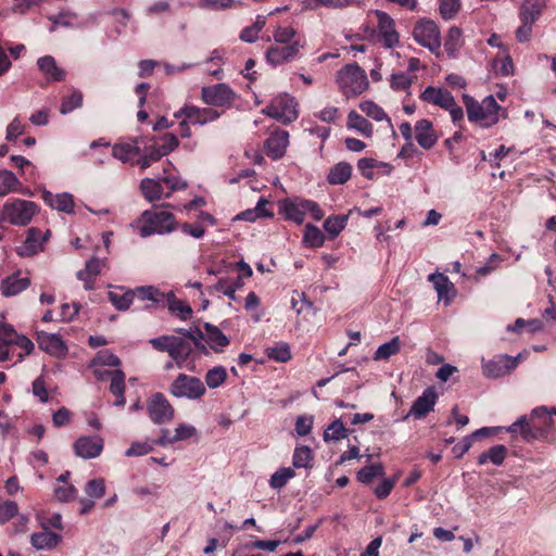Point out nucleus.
<instances>
[{
	"label": "nucleus",
	"instance_id": "obj_1",
	"mask_svg": "<svg viewBox=\"0 0 556 556\" xmlns=\"http://www.w3.org/2000/svg\"><path fill=\"white\" fill-rule=\"evenodd\" d=\"M149 343L156 351L168 353L177 368L194 369V362H189V357L193 353V348L186 339L176 336H161L151 339Z\"/></svg>",
	"mask_w": 556,
	"mask_h": 556
},
{
	"label": "nucleus",
	"instance_id": "obj_2",
	"mask_svg": "<svg viewBox=\"0 0 556 556\" xmlns=\"http://www.w3.org/2000/svg\"><path fill=\"white\" fill-rule=\"evenodd\" d=\"M464 102L468 119L482 127H491L498 123L501 116H507L506 110L497 104L493 96L485 97L481 102L465 96Z\"/></svg>",
	"mask_w": 556,
	"mask_h": 556
},
{
	"label": "nucleus",
	"instance_id": "obj_3",
	"mask_svg": "<svg viewBox=\"0 0 556 556\" xmlns=\"http://www.w3.org/2000/svg\"><path fill=\"white\" fill-rule=\"evenodd\" d=\"M139 223H142L138 227L139 235L142 238H147L155 233H168L176 229L175 217L168 211H144L141 214Z\"/></svg>",
	"mask_w": 556,
	"mask_h": 556
},
{
	"label": "nucleus",
	"instance_id": "obj_4",
	"mask_svg": "<svg viewBox=\"0 0 556 556\" xmlns=\"http://www.w3.org/2000/svg\"><path fill=\"white\" fill-rule=\"evenodd\" d=\"M337 84L346 97H356L369 86L367 75L357 64H349L337 73Z\"/></svg>",
	"mask_w": 556,
	"mask_h": 556
},
{
	"label": "nucleus",
	"instance_id": "obj_5",
	"mask_svg": "<svg viewBox=\"0 0 556 556\" xmlns=\"http://www.w3.org/2000/svg\"><path fill=\"white\" fill-rule=\"evenodd\" d=\"M37 213L38 205L35 202L13 199L3 204L0 222L23 227L28 225Z\"/></svg>",
	"mask_w": 556,
	"mask_h": 556
},
{
	"label": "nucleus",
	"instance_id": "obj_6",
	"mask_svg": "<svg viewBox=\"0 0 556 556\" xmlns=\"http://www.w3.org/2000/svg\"><path fill=\"white\" fill-rule=\"evenodd\" d=\"M205 392V386L200 378L186 374H179L169 386V393L178 399L199 400Z\"/></svg>",
	"mask_w": 556,
	"mask_h": 556
},
{
	"label": "nucleus",
	"instance_id": "obj_7",
	"mask_svg": "<svg viewBox=\"0 0 556 556\" xmlns=\"http://www.w3.org/2000/svg\"><path fill=\"white\" fill-rule=\"evenodd\" d=\"M298 103L289 94L276 97L269 105L262 110V113L283 123L289 124L299 116L296 110Z\"/></svg>",
	"mask_w": 556,
	"mask_h": 556
},
{
	"label": "nucleus",
	"instance_id": "obj_8",
	"mask_svg": "<svg viewBox=\"0 0 556 556\" xmlns=\"http://www.w3.org/2000/svg\"><path fill=\"white\" fill-rule=\"evenodd\" d=\"M414 39L422 47L435 52L441 47V35L437 24L427 18L417 22L413 30Z\"/></svg>",
	"mask_w": 556,
	"mask_h": 556
},
{
	"label": "nucleus",
	"instance_id": "obj_9",
	"mask_svg": "<svg viewBox=\"0 0 556 556\" xmlns=\"http://www.w3.org/2000/svg\"><path fill=\"white\" fill-rule=\"evenodd\" d=\"M202 100L214 106H229L232 104L236 93L227 84H216L202 87Z\"/></svg>",
	"mask_w": 556,
	"mask_h": 556
},
{
	"label": "nucleus",
	"instance_id": "obj_10",
	"mask_svg": "<svg viewBox=\"0 0 556 556\" xmlns=\"http://www.w3.org/2000/svg\"><path fill=\"white\" fill-rule=\"evenodd\" d=\"M147 409L154 424L168 422L174 417V407L163 393L153 394L147 403Z\"/></svg>",
	"mask_w": 556,
	"mask_h": 556
},
{
	"label": "nucleus",
	"instance_id": "obj_11",
	"mask_svg": "<svg viewBox=\"0 0 556 556\" xmlns=\"http://www.w3.org/2000/svg\"><path fill=\"white\" fill-rule=\"evenodd\" d=\"M50 230L42 232L36 227H31L26 232L23 243L16 248V253L22 257H30L43 250V243L49 240Z\"/></svg>",
	"mask_w": 556,
	"mask_h": 556
},
{
	"label": "nucleus",
	"instance_id": "obj_12",
	"mask_svg": "<svg viewBox=\"0 0 556 556\" xmlns=\"http://www.w3.org/2000/svg\"><path fill=\"white\" fill-rule=\"evenodd\" d=\"M518 359L519 355L517 357H511L508 355L501 354L490 361H483V375L492 379L503 377L516 368Z\"/></svg>",
	"mask_w": 556,
	"mask_h": 556
},
{
	"label": "nucleus",
	"instance_id": "obj_13",
	"mask_svg": "<svg viewBox=\"0 0 556 556\" xmlns=\"http://www.w3.org/2000/svg\"><path fill=\"white\" fill-rule=\"evenodd\" d=\"M378 18L379 37L386 48H393L399 45L400 36L394 28L393 18L383 11H376Z\"/></svg>",
	"mask_w": 556,
	"mask_h": 556
},
{
	"label": "nucleus",
	"instance_id": "obj_14",
	"mask_svg": "<svg viewBox=\"0 0 556 556\" xmlns=\"http://www.w3.org/2000/svg\"><path fill=\"white\" fill-rule=\"evenodd\" d=\"M185 117L193 125H204L219 117V113L211 108L200 109L193 105H187L179 112L175 113V117Z\"/></svg>",
	"mask_w": 556,
	"mask_h": 556
},
{
	"label": "nucleus",
	"instance_id": "obj_15",
	"mask_svg": "<svg viewBox=\"0 0 556 556\" xmlns=\"http://www.w3.org/2000/svg\"><path fill=\"white\" fill-rule=\"evenodd\" d=\"M438 394L434 388H427L421 395H419L413 403L408 416H413L416 419L426 417L430 412L433 410L437 403Z\"/></svg>",
	"mask_w": 556,
	"mask_h": 556
},
{
	"label": "nucleus",
	"instance_id": "obj_16",
	"mask_svg": "<svg viewBox=\"0 0 556 556\" xmlns=\"http://www.w3.org/2000/svg\"><path fill=\"white\" fill-rule=\"evenodd\" d=\"M103 439L94 437H80L74 444L75 453L84 459L98 457L103 451Z\"/></svg>",
	"mask_w": 556,
	"mask_h": 556
},
{
	"label": "nucleus",
	"instance_id": "obj_17",
	"mask_svg": "<svg viewBox=\"0 0 556 556\" xmlns=\"http://www.w3.org/2000/svg\"><path fill=\"white\" fill-rule=\"evenodd\" d=\"M37 342L40 350L55 357H64L67 348L63 340L55 333L38 332Z\"/></svg>",
	"mask_w": 556,
	"mask_h": 556
},
{
	"label": "nucleus",
	"instance_id": "obj_18",
	"mask_svg": "<svg viewBox=\"0 0 556 556\" xmlns=\"http://www.w3.org/2000/svg\"><path fill=\"white\" fill-rule=\"evenodd\" d=\"M289 143V134L286 130L273 132L265 142L266 154L273 160L282 157Z\"/></svg>",
	"mask_w": 556,
	"mask_h": 556
},
{
	"label": "nucleus",
	"instance_id": "obj_19",
	"mask_svg": "<svg viewBox=\"0 0 556 556\" xmlns=\"http://www.w3.org/2000/svg\"><path fill=\"white\" fill-rule=\"evenodd\" d=\"M302 47L299 41L283 47H270L266 51V59L269 63L278 65L295 58Z\"/></svg>",
	"mask_w": 556,
	"mask_h": 556
},
{
	"label": "nucleus",
	"instance_id": "obj_20",
	"mask_svg": "<svg viewBox=\"0 0 556 556\" xmlns=\"http://www.w3.org/2000/svg\"><path fill=\"white\" fill-rule=\"evenodd\" d=\"M415 138L422 149H431L438 141L432 122L426 118L417 121L415 124Z\"/></svg>",
	"mask_w": 556,
	"mask_h": 556
},
{
	"label": "nucleus",
	"instance_id": "obj_21",
	"mask_svg": "<svg viewBox=\"0 0 556 556\" xmlns=\"http://www.w3.org/2000/svg\"><path fill=\"white\" fill-rule=\"evenodd\" d=\"M420 99L425 102L432 103L442 109L448 108L455 100L452 93L442 88L427 87L420 94Z\"/></svg>",
	"mask_w": 556,
	"mask_h": 556
},
{
	"label": "nucleus",
	"instance_id": "obj_22",
	"mask_svg": "<svg viewBox=\"0 0 556 556\" xmlns=\"http://www.w3.org/2000/svg\"><path fill=\"white\" fill-rule=\"evenodd\" d=\"M29 285L30 279L28 277L21 278L20 271H17L2 280L0 290L4 296H14L26 290Z\"/></svg>",
	"mask_w": 556,
	"mask_h": 556
},
{
	"label": "nucleus",
	"instance_id": "obj_23",
	"mask_svg": "<svg viewBox=\"0 0 556 556\" xmlns=\"http://www.w3.org/2000/svg\"><path fill=\"white\" fill-rule=\"evenodd\" d=\"M37 65L49 81H62L65 79V71L56 65L53 56L45 55L39 58Z\"/></svg>",
	"mask_w": 556,
	"mask_h": 556
},
{
	"label": "nucleus",
	"instance_id": "obj_24",
	"mask_svg": "<svg viewBox=\"0 0 556 556\" xmlns=\"http://www.w3.org/2000/svg\"><path fill=\"white\" fill-rule=\"evenodd\" d=\"M42 199L48 205H50L54 210L64 213L74 212V200L72 194L70 193L64 192L60 194H53L52 192L45 190L42 193Z\"/></svg>",
	"mask_w": 556,
	"mask_h": 556
},
{
	"label": "nucleus",
	"instance_id": "obj_25",
	"mask_svg": "<svg viewBox=\"0 0 556 556\" xmlns=\"http://www.w3.org/2000/svg\"><path fill=\"white\" fill-rule=\"evenodd\" d=\"M61 542V535L48 530H43L40 532L33 533L30 536L31 545L38 549H53Z\"/></svg>",
	"mask_w": 556,
	"mask_h": 556
},
{
	"label": "nucleus",
	"instance_id": "obj_26",
	"mask_svg": "<svg viewBox=\"0 0 556 556\" xmlns=\"http://www.w3.org/2000/svg\"><path fill=\"white\" fill-rule=\"evenodd\" d=\"M553 416H556L555 407L539 406L532 409L531 417L540 420V425H532L534 429H539V437L553 427Z\"/></svg>",
	"mask_w": 556,
	"mask_h": 556
},
{
	"label": "nucleus",
	"instance_id": "obj_27",
	"mask_svg": "<svg viewBox=\"0 0 556 556\" xmlns=\"http://www.w3.org/2000/svg\"><path fill=\"white\" fill-rule=\"evenodd\" d=\"M204 329V339L213 351L219 352L223 348L230 343L229 339L222 332L218 327L210 323H205Z\"/></svg>",
	"mask_w": 556,
	"mask_h": 556
},
{
	"label": "nucleus",
	"instance_id": "obj_28",
	"mask_svg": "<svg viewBox=\"0 0 556 556\" xmlns=\"http://www.w3.org/2000/svg\"><path fill=\"white\" fill-rule=\"evenodd\" d=\"M429 280L433 283L434 289L438 292V296L440 300H445V303L448 304L452 296L455 295L456 290L454 285L448 280L446 276L443 274H431L429 276Z\"/></svg>",
	"mask_w": 556,
	"mask_h": 556
},
{
	"label": "nucleus",
	"instance_id": "obj_29",
	"mask_svg": "<svg viewBox=\"0 0 556 556\" xmlns=\"http://www.w3.org/2000/svg\"><path fill=\"white\" fill-rule=\"evenodd\" d=\"M111 377L110 392L116 396L114 402L115 406H124L126 403L125 399V375L122 370L116 369L109 371Z\"/></svg>",
	"mask_w": 556,
	"mask_h": 556
},
{
	"label": "nucleus",
	"instance_id": "obj_30",
	"mask_svg": "<svg viewBox=\"0 0 556 556\" xmlns=\"http://www.w3.org/2000/svg\"><path fill=\"white\" fill-rule=\"evenodd\" d=\"M140 153L141 150L138 146V139H135L131 142L117 143L112 148V155L123 163H130L134 156H137Z\"/></svg>",
	"mask_w": 556,
	"mask_h": 556
},
{
	"label": "nucleus",
	"instance_id": "obj_31",
	"mask_svg": "<svg viewBox=\"0 0 556 556\" xmlns=\"http://www.w3.org/2000/svg\"><path fill=\"white\" fill-rule=\"evenodd\" d=\"M545 5V0H523L519 11L520 21L535 23Z\"/></svg>",
	"mask_w": 556,
	"mask_h": 556
},
{
	"label": "nucleus",
	"instance_id": "obj_32",
	"mask_svg": "<svg viewBox=\"0 0 556 556\" xmlns=\"http://www.w3.org/2000/svg\"><path fill=\"white\" fill-rule=\"evenodd\" d=\"M108 298L116 309L126 311L134 302L135 292L132 290H124L123 287H117L115 290L109 291Z\"/></svg>",
	"mask_w": 556,
	"mask_h": 556
},
{
	"label": "nucleus",
	"instance_id": "obj_33",
	"mask_svg": "<svg viewBox=\"0 0 556 556\" xmlns=\"http://www.w3.org/2000/svg\"><path fill=\"white\" fill-rule=\"evenodd\" d=\"M507 431L510 433L520 431L522 439L526 441H532L539 438V429H534L532 427L526 415L520 416L514 424H511L507 428Z\"/></svg>",
	"mask_w": 556,
	"mask_h": 556
},
{
	"label": "nucleus",
	"instance_id": "obj_34",
	"mask_svg": "<svg viewBox=\"0 0 556 556\" xmlns=\"http://www.w3.org/2000/svg\"><path fill=\"white\" fill-rule=\"evenodd\" d=\"M351 174L352 166L346 162H340L329 170L327 180L330 185H343L350 179Z\"/></svg>",
	"mask_w": 556,
	"mask_h": 556
},
{
	"label": "nucleus",
	"instance_id": "obj_35",
	"mask_svg": "<svg viewBox=\"0 0 556 556\" xmlns=\"http://www.w3.org/2000/svg\"><path fill=\"white\" fill-rule=\"evenodd\" d=\"M140 190L149 202L159 201L163 195L162 185L152 178H143L140 182Z\"/></svg>",
	"mask_w": 556,
	"mask_h": 556
},
{
	"label": "nucleus",
	"instance_id": "obj_36",
	"mask_svg": "<svg viewBox=\"0 0 556 556\" xmlns=\"http://www.w3.org/2000/svg\"><path fill=\"white\" fill-rule=\"evenodd\" d=\"M348 127L357 130L365 137H371L374 132L371 123L355 111H351L348 115Z\"/></svg>",
	"mask_w": 556,
	"mask_h": 556
},
{
	"label": "nucleus",
	"instance_id": "obj_37",
	"mask_svg": "<svg viewBox=\"0 0 556 556\" xmlns=\"http://www.w3.org/2000/svg\"><path fill=\"white\" fill-rule=\"evenodd\" d=\"M506 455H507L506 446H504L502 444L494 445L488 452L482 453L478 457V464L484 465L488 462H491L492 464L500 466L503 464L504 459L506 458Z\"/></svg>",
	"mask_w": 556,
	"mask_h": 556
},
{
	"label": "nucleus",
	"instance_id": "obj_38",
	"mask_svg": "<svg viewBox=\"0 0 556 556\" xmlns=\"http://www.w3.org/2000/svg\"><path fill=\"white\" fill-rule=\"evenodd\" d=\"M165 298L168 309L180 319L186 320L191 316V307L187 303L178 300L173 292H169Z\"/></svg>",
	"mask_w": 556,
	"mask_h": 556
},
{
	"label": "nucleus",
	"instance_id": "obj_39",
	"mask_svg": "<svg viewBox=\"0 0 556 556\" xmlns=\"http://www.w3.org/2000/svg\"><path fill=\"white\" fill-rule=\"evenodd\" d=\"M282 208L287 219L296 224H302L304 222L306 214L304 200L300 202H285Z\"/></svg>",
	"mask_w": 556,
	"mask_h": 556
},
{
	"label": "nucleus",
	"instance_id": "obj_40",
	"mask_svg": "<svg viewBox=\"0 0 556 556\" xmlns=\"http://www.w3.org/2000/svg\"><path fill=\"white\" fill-rule=\"evenodd\" d=\"M376 167H383L387 169V173H390L392 168L388 163L378 162L371 157H363L357 162V169L367 179H374L372 169Z\"/></svg>",
	"mask_w": 556,
	"mask_h": 556
},
{
	"label": "nucleus",
	"instance_id": "obj_41",
	"mask_svg": "<svg viewBox=\"0 0 556 556\" xmlns=\"http://www.w3.org/2000/svg\"><path fill=\"white\" fill-rule=\"evenodd\" d=\"M359 109L368 117H370V118H372V119H375L377 122L387 121L389 126L393 129L391 119L388 117V115L386 114L383 109L380 108L375 102H372V101H363V102L359 103Z\"/></svg>",
	"mask_w": 556,
	"mask_h": 556
},
{
	"label": "nucleus",
	"instance_id": "obj_42",
	"mask_svg": "<svg viewBox=\"0 0 556 556\" xmlns=\"http://www.w3.org/2000/svg\"><path fill=\"white\" fill-rule=\"evenodd\" d=\"M303 242L309 248H319L325 242V236L320 229L312 224L305 226Z\"/></svg>",
	"mask_w": 556,
	"mask_h": 556
},
{
	"label": "nucleus",
	"instance_id": "obj_43",
	"mask_svg": "<svg viewBox=\"0 0 556 556\" xmlns=\"http://www.w3.org/2000/svg\"><path fill=\"white\" fill-rule=\"evenodd\" d=\"M401 350V341L399 337L392 338L389 342L381 344L375 352L374 359H388Z\"/></svg>",
	"mask_w": 556,
	"mask_h": 556
},
{
	"label": "nucleus",
	"instance_id": "obj_44",
	"mask_svg": "<svg viewBox=\"0 0 556 556\" xmlns=\"http://www.w3.org/2000/svg\"><path fill=\"white\" fill-rule=\"evenodd\" d=\"M132 291L135 292V298L137 296L142 301L149 300L154 303H161L165 299V294L153 286L138 287Z\"/></svg>",
	"mask_w": 556,
	"mask_h": 556
},
{
	"label": "nucleus",
	"instance_id": "obj_45",
	"mask_svg": "<svg viewBox=\"0 0 556 556\" xmlns=\"http://www.w3.org/2000/svg\"><path fill=\"white\" fill-rule=\"evenodd\" d=\"M348 218V215L329 216L324 223V229L331 238H336L344 229Z\"/></svg>",
	"mask_w": 556,
	"mask_h": 556
},
{
	"label": "nucleus",
	"instance_id": "obj_46",
	"mask_svg": "<svg viewBox=\"0 0 556 556\" xmlns=\"http://www.w3.org/2000/svg\"><path fill=\"white\" fill-rule=\"evenodd\" d=\"M313 453L312 450L306 446H298L293 453L292 464L295 468H308L312 466Z\"/></svg>",
	"mask_w": 556,
	"mask_h": 556
},
{
	"label": "nucleus",
	"instance_id": "obj_47",
	"mask_svg": "<svg viewBox=\"0 0 556 556\" xmlns=\"http://www.w3.org/2000/svg\"><path fill=\"white\" fill-rule=\"evenodd\" d=\"M227 379V370L224 366H215L205 375V383L210 389L220 387Z\"/></svg>",
	"mask_w": 556,
	"mask_h": 556
},
{
	"label": "nucleus",
	"instance_id": "obj_48",
	"mask_svg": "<svg viewBox=\"0 0 556 556\" xmlns=\"http://www.w3.org/2000/svg\"><path fill=\"white\" fill-rule=\"evenodd\" d=\"M20 185L17 177L10 170H0V197L9 194Z\"/></svg>",
	"mask_w": 556,
	"mask_h": 556
},
{
	"label": "nucleus",
	"instance_id": "obj_49",
	"mask_svg": "<svg viewBox=\"0 0 556 556\" xmlns=\"http://www.w3.org/2000/svg\"><path fill=\"white\" fill-rule=\"evenodd\" d=\"M384 475V468L382 464H374L361 468L357 472V480L362 483H369L374 478L381 477Z\"/></svg>",
	"mask_w": 556,
	"mask_h": 556
},
{
	"label": "nucleus",
	"instance_id": "obj_50",
	"mask_svg": "<svg viewBox=\"0 0 556 556\" xmlns=\"http://www.w3.org/2000/svg\"><path fill=\"white\" fill-rule=\"evenodd\" d=\"M348 437V430L340 419L332 421L324 432L325 441H339Z\"/></svg>",
	"mask_w": 556,
	"mask_h": 556
},
{
	"label": "nucleus",
	"instance_id": "obj_51",
	"mask_svg": "<svg viewBox=\"0 0 556 556\" xmlns=\"http://www.w3.org/2000/svg\"><path fill=\"white\" fill-rule=\"evenodd\" d=\"M266 355L270 359L285 363L291 358V351L287 343L280 342L275 346L267 348Z\"/></svg>",
	"mask_w": 556,
	"mask_h": 556
},
{
	"label": "nucleus",
	"instance_id": "obj_52",
	"mask_svg": "<svg viewBox=\"0 0 556 556\" xmlns=\"http://www.w3.org/2000/svg\"><path fill=\"white\" fill-rule=\"evenodd\" d=\"M76 17L77 14L71 11L60 12L58 15H51L49 16V20L52 22V25L49 30L53 33L58 26L73 27V21L76 20Z\"/></svg>",
	"mask_w": 556,
	"mask_h": 556
},
{
	"label": "nucleus",
	"instance_id": "obj_53",
	"mask_svg": "<svg viewBox=\"0 0 556 556\" xmlns=\"http://www.w3.org/2000/svg\"><path fill=\"white\" fill-rule=\"evenodd\" d=\"M294 477V470L292 468H280L274 475H271L269 484L273 489L283 488L288 481Z\"/></svg>",
	"mask_w": 556,
	"mask_h": 556
},
{
	"label": "nucleus",
	"instance_id": "obj_54",
	"mask_svg": "<svg viewBox=\"0 0 556 556\" xmlns=\"http://www.w3.org/2000/svg\"><path fill=\"white\" fill-rule=\"evenodd\" d=\"M83 104V93L79 90H74L71 96L62 100L60 112L67 114L75 109L80 108Z\"/></svg>",
	"mask_w": 556,
	"mask_h": 556
},
{
	"label": "nucleus",
	"instance_id": "obj_55",
	"mask_svg": "<svg viewBox=\"0 0 556 556\" xmlns=\"http://www.w3.org/2000/svg\"><path fill=\"white\" fill-rule=\"evenodd\" d=\"M163 155L156 146H151L147 148V152L140 159L136 161V164L140 166L141 169H147L151 166L153 162L161 160Z\"/></svg>",
	"mask_w": 556,
	"mask_h": 556
},
{
	"label": "nucleus",
	"instance_id": "obj_56",
	"mask_svg": "<svg viewBox=\"0 0 556 556\" xmlns=\"http://www.w3.org/2000/svg\"><path fill=\"white\" fill-rule=\"evenodd\" d=\"M264 24H265L264 22L256 21L251 26L243 28L239 36L240 39L242 41H245L249 43L255 42L258 38L260 33L262 31V29L264 27Z\"/></svg>",
	"mask_w": 556,
	"mask_h": 556
},
{
	"label": "nucleus",
	"instance_id": "obj_57",
	"mask_svg": "<svg viewBox=\"0 0 556 556\" xmlns=\"http://www.w3.org/2000/svg\"><path fill=\"white\" fill-rule=\"evenodd\" d=\"M85 492L89 497L101 498L105 494V483L102 478L92 479L87 482Z\"/></svg>",
	"mask_w": 556,
	"mask_h": 556
},
{
	"label": "nucleus",
	"instance_id": "obj_58",
	"mask_svg": "<svg viewBox=\"0 0 556 556\" xmlns=\"http://www.w3.org/2000/svg\"><path fill=\"white\" fill-rule=\"evenodd\" d=\"M151 451H153V443L151 441H136L131 443L130 447L125 452V455L128 457L143 456L149 454Z\"/></svg>",
	"mask_w": 556,
	"mask_h": 556
},
{
	"label": "nucleus",
	"instance_id": "obj_59",
	"mask_svg": "<svg viewBox=\"0 0 556 556\" xmlns=\"http://www.w3.org/2000/svg\"><path fill=\"white\" fill-rule=\"evenodd\" d=\"M213 291L222 292L226 296H228L230 300L236 301V292L233 285L230 283V279L228 278H220L214 286L210 288Z\"/></svg>",
	"mask_w": 556,
	"mask_h": 556
},
{
	"label": "nucleus",
	"instance_id": "obj_60",
	"mask_svg": "<svg viewBox=\"0 0 556 556\" xmlns=\"http://www.w3.org/2000/svg\"><path fill=\"white\" fill-rule=\"evenodd\" d=\"M314 418L313 416L302 415L296 418L295 421V431L300 437L307 435L313 427Z\"/></svg>",
	"mask_w": 556,
	"mask_h": 556
},
{
	"label": "nucleus",
	"instance_id": "obj_61",
	"mask_svg": "<svg viewBox=\"0 0 556 556\" xmlns=\"http://www.w3.org/2000/svg\"><path fill=\"white\" fill-rule=\"evenodd\" d=\"M459 0H440V13L445 20L452 18L459 9Z\"/></svg>",
	"mask_w": 556,
	"mask_h": 556
},
{
	"label": "nucleus",
	"instance_id": "obj_62",
	"mask_svg": "<svg viewBox=\"0 0 556 556\" xmlns=\"http://www.w3.org/2000/svg\"><path fill=\"white\" fill-rule=\"evenodd\" d=\"M162 140L163 143L160 147H157V149L160 150L163 156L174 151L179 144L177 137L173 134H165L162 137Z\"/></svg>",
	"mask_w": 556,
	"mask_h": 556
},
{
	"label": "nucleus",
	"instance_id": "obj_63",
	"mask_svg": "<svg viewBox=\"0 0 556 556\" xmlns=\"http://www.w3.org/2000/svg\"><path fill=\"white\" fill-rule=\"evenodd\" d=\"M76 489L72 484H59L54 489L55 496L62 501L67 502L75 497Z\"/></svg>",
	"mask_w": 556,
	"mask_h": 556
},
{
	"label": "nucleus",
	"instance_id": "obj_64",
	"mask_svg": "<svg viewBox=\"0 0 556 556\" xmlns=\"http://www.w3.org/2000/svg\"><path fill=\"white\" fill-rule=\"evenodd\" d=\"M391 88L394 90H405L412 85V79L405 73H396L391 76Z\"/></svg>",
	"mask_w": 556,
	"mask_h": 556
}]
</instances>
